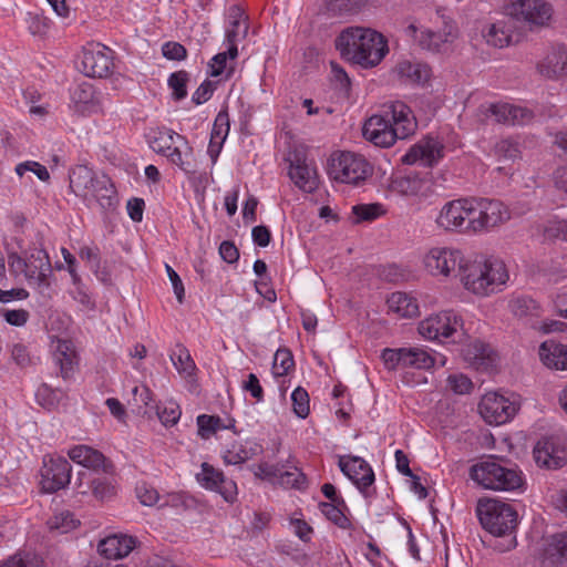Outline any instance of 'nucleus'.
Masks as SVG:
<instances>
[{
    "label": "nucleus",
    "mask_w": 567,
    "mask_h": 567,
    "mask_svg": "<svg viewBox=\"0 0 567 567\" xmlns=\"http://www.w3.org/2000/svg\"><path fill=\"white\" fill-rule=\"evenodd\" d=\"M71 277L73 280V289L70 290L72 298L79 302L85 310H94L95 301L87 290L85 285L81 281L74 269H71Z\"/></svg>",
    "instance_id": "nucleus-39"
},
{
    "label": "nucleus",
    "mask_w": 567,
    "mask_h": 567,
    "mask_svg": "<svg viewBox=\"0 0 567 567\" xmlns=\"http://www.w3.org/2000/svg\"><path fill=\"white\" fill-rule=\"evenodd\" d=\"M495 154L503 159L514 161L519 157L520 151L518 144L511 140L505 138L496 143Z\"/></svg>",
    "instance_id": "nucleus-54"
},
{
    "label": "nucleus",
    "mask_w": 567,
    "mask_h": 567,
    "mask_svg": "<svg viewBox=\"0 0 567 567\" xmlns=\"http://www.w3.org/2000/svg\"><path fill=\"white\" fill-rule=\"evenodd\" d=\"M241 386L258 402L264 400V390L256 374L249 373L247 380L243 382Z\"/></svg>",
    "instance_id": "nucleus-63"
},
{
    "label": "nucleus",
    "mask_w": 567,
    "mask_h": 567,
    "mask_svg": "<svg viewBox=\"0 0 567 567\" xmlns=\"http://www.w3.org/2000/svg\"><path fill=\"white\" fill-rule=\"evenodd\" d=\"M181 144L182 143L175 144L173 148L165 154V156H167L173 164L177 165L183 171H188V162L186 158L190 153V148L186 144L184 145L185 150H182Z\"/></svg>",
    "instance_id": "nucleus-57"
},
{
    "label": "nucleus",
    "mask_w": 567,
    "mask_h": 567,
    "mask_svg": "<svg viewBox=\"0 0 567 567\" xmlns=\"http://www.w3.org/2000/svg\"><path fill=\"white\" fill-rule=\"evenodd\" d=\"M434 22L436 28H417L415 24H410L405 32L423 50L441 52L457 38V27L451 17L440 11Z\"/></svg>",
    "instance_id": "nucleus-6"
},
{
    "label": "nucleus",
    "mask_w": 567,
    "mask_h": 567,
    "mask_svg": "<svg viewBox=\"0 0 567 567\" xmlns=\"http://www.w3.org/2000/svg\"><path fill=\"white\" fill-rule=\"evenodd\" d=\"M476 514L482 527L494 536L509 535L517 525V512L511 504L498 499H478Z\"/></svg>",
    "instance_id": "nucleus-5"
},
{
    "label": "nucleus",
    "mask_w": 567,
    "mask_h": 567,
    "mask_svg": "<svg viewBox=\"0 0 567 567\" xmlns=\"http://www.w3.org/2000/svg\"><path fill=\"white\" fill-rule=\"evenodd\" d=\"M393 73L403 84H424L431 76V69L422 62L403 60L396 63Z\"/></svg>",
    "instance_id": "nucleus-25"
},
{
    "label": "nucleus",
    "mask_w": 567,
    "mask_h": 567,
    "mask_svg": "<svg viewBox=\"0 0 567 567\" xmlns=\"http://www.w3.org/2000/svg\"><path fill=\"white\" fill-rule=\"evenodd\" d=\"M176 370L185 377H192L196 370V364L190 357L189 351L183 346L177 344L175 351L171 355Z\"/></svg>",
    "instance_id": "nucleus-41"
},
{
    "label": "nucleus",
    "mask_w": 567,
    "mask_h": 567,
    "mask_svg": "<svg viewBox=\"0 0 567 567\" xmlns=\"http://www.w3.org/2000/svg\"><path fill=\"white\" fill-rule=\"evenodd\" d=\"M95 173L85 165H78L70 171V188L76 196L87 198L90 185L94 181Z\"/></svg>",
    "instance_id": "nucleus-33"
},
{
    "label": "nucleus",
    "mask_w": 567,
    "mask_h": 567,
    "mask_svg": "<svg viewBox=\"0 0 567 567\" xmlns=\"http://www.w3.org/2000/svg\"><path fill=\"white\" fill-rule=\"evenodd\" d=\"M50 21L42 16H30L28 19V29L33 35L45 34L49 30Z\"/></svg>",
    "instance_id": "nucleus-64"
},
{
    "label": "nucleus",
    "mask_w": 567,
    "mask_h": 567,
    "mask_svg": "<svg viewBox=\"0 0 567 567\" xmlns=\"http://www.w3.org/2000/svg\"><path fill=\"white\" fill-rule=\"evenodd\" d=\"M539 358L544 365L551 370H567V343L554 339L544 341L539 346Z\"/></svg>",
    "instance_id": "nucleus-27"
},
{
    "label": "nucleus",
    "mask_w": 567,
    "mask_h": 567,
    "mask_svg": "<svg viewBox=\"0 0 567 567\" xmlns=\"http://www.w3.org/2000/svg\"><path fill=\"white\" fill-rule=\"evenodd\" d=\"M342 58L363 68L378 65L389 52L386 39L369 28H348L336 39Z\"/></svg>",
    "instance_id": "nucleus-3"
},
{
    "label": "nucleus",
    "mask_w": 567,
    "mask_h": 567,
    "mask_svg": "<svg viewBox=\"0 0 567 567\" xmlns=\"http://www.w3.org/2000/svg\"><path fill=\"white\" fill-rule=\"evenodd\" d=\"M403 353L404 348L400 349H384L382 351L381 358L383 360L384 365L389 370H395L398 367H403Z\"/></svg>",
    "instance_id": "nucleus-59"
},
{
    "label": "nucleus",
    "mask_w": 567,
    "mask_h": 567,
    "mask_svg": "<svg viewBox=\"0 0 567 567\" xmlns=\"http://www.w3.org/2000/svg\"><path fill=\"white\" fill-rule=\"evenodd\" d=\"M461 255L462 250H429L424 265L434 276H449L457 266L464 288L481 297L494 293L507 281L508 272L504 261L483 257L471 260Z\"/></svg>",
    "instance_id": "nucleus-1"
},
{
    "label": "nucleus",
    "mask_w": 567,
    "mask_h": 567,
    "mask_svg": "<svg viewBox=\"0 0 567 567\" xmlns=\"http://www.w3.org/2000/svg\"><path fill=\"white\" fill-rule=\"evenodd\" d=\"M385 214L382 204H358L351 208V221L353 224H360L363 221H373L377 218Z\"/></svg>",
    "instance_id": "nucleus-36"
},
{
    "label": "nucleus",
    "mask_w": 567,
    "mask_h": 567,
    "mask_svg": "<svg viewBox=\"0 0 567 567\" xmlns=\"http://www.w3.org/2000/svg\"><path fill=\"white\" fill-rule=\"evenodd\" d=\"M481 111L486 117H493L497 123L511 125L513 104L502 102L483 104Z\"/></svg>",
    "instance_id": "nucleus-43"
},
{
    "label": "nucleus",
    "mask_w": 567,
    "mask_h": 567,
    "mask_svg": "<svg viewBox=\"0 0 567 567\" xmlns=\"http://www.w3.org/2000/svg\"><path fill=\"white\" fill-rule=\"evenodd\" d=\"M89 187L90 190L87 193V198L92 197L96 200L111 199V197L115 193L111 179L103 174H95L92 186L90 185Z\"/></svg>",
    "instance_id": "nucleus-44"
},
{
    "label": "nucleus",
    "mask_w": 567,
    "mask_h": 567,
    "mask_svg": "<svg viewBox=\"0 0 567 567\" xmlns=\"http://www.w3.org/2000/svg\"><path fill=\"white\" fill-rule=\"evenodd\" d=\"M473 199V218L468 225L474 234L488 231L509 220L511 212L501 200L484 197Z\"/></svg>",
    "instance_id": "nucleus-8"
},
{
    "label": "nucleus",
    "mask_w": 567,
    "mask_h": 567,
    "mask_svg": "<svg viewBox=\"0 0 567 567\" xmlns=\"http://www.w3.org/2000/svg\"><path fill=\"white\" fill-rule=\"evenodd\" d=\"M474 199L460 198L447 202L436 217L440 228L447 231H456L466 235H474L472 226L468 225L473 218Z\"/></svg>",
    "instance_id": "nucleus-9"
},
{
    "label": "nucleus",
    "mask_w": 567,
    "mask_h": 567,
    "mask_svg": "<svg viewBox=\"0 0 567 567\" xmlns=\"http://www.w3.org/2000/svg\"><path fill=\"white\" fill-rule=\"evenodd\" d=\"M542 236L548 244L556 240L567 243V219H549L542 226Z\"/></svg>",
    "instance_id": "nucleus-42"
},
{
    "label": "nucleus",
    "mask_w": 567,
    "mask_h": 567,
    "mask_svg": "<svg viewBox=\"0 0 567 567\" xmlns=\"http://www.w3.org/2000/svg\"><path fill=\"white\" fill-rule=\"evenodd\" d=\"M78 493H91L99 502H109L116 495V480L114 472L111 474L87 475L80 472L76 483Z\"/></svg>",
    "instance_id": "nucleus-15"
},
{
    "label": "nucleus",
    "mask_w": 567,
    "mask_h": 567,
    "mask_svg": "<svg viewBox=\"0 0 567 567\" xmlns=\"http://www.w3.org/2000/svg\"><path fill=\"white\" fill-rule=\"evenodd\" d=\"M417 123L411 109L401 101L385 105L381 113L370 116L363 124V137L378 147H390L416 131Z\"/></svg>",
    "instance_id": "nucleus-2"
},
{
    "label": "nucleus",
    "mask_w": 567,
    "mask_h": 567,
    "mask_svg": "<svg viewBox=\"0 0 567 567\" xmlns=\"http://www.w3.org/2000/svg\"><path fill=\"white\" fill-rule=\"evenodd\" d=\"M419 332L430 340L452 339L455 342L463 334L462 320L452 311H442L421 321Z\"/></svg>",
    "instance_id": "nucleus-10"
},
{
    "label": "nucleus",
    "mask_w": 567,
    "mask_h": 567,
    "mask_svg": "<svg viewBox=\"0 0 567 567\" xmlns=\"http://www.w3.org/2000/svg\"><path fill=\"white\" fill-rule=\"evenodd\" d=\"M390 311L398 313L402 318H413L419 316L417 300L406 292H393L386 300Z\"/></svg>",
    "instance_id": "nucleus-32"
},
{
    "label": "nucleus",
    "mask_w": 567,
    "mask_h": 567,
    "mask_svg": "<svg viewBox=\"0 0 567 567\" xmlns=\"http://www.w3.org/2000/svg\"><path fill=\"white\" fill-rule=\"evenodd\" d=\"M25 172L34 173L42 182H48L50 179V174L47 167L34 161H27L17 165L16 173L19 176H23Z\"/></svg>",
    "instance_id": "nucleus-55"
},
{
    "label": "nucleus",
    "mask_w": 567,
    "mask_h": 567,
    "mask_svg": "<svg viewBox=\"0 0 567 567\" xmlns=\"http://www.w3.org/2000/svg\"><path fill=\"white\" fill-rule=\"evenodd\" d=\"M114 68L113 51L100 43L85 47L82 52L81 70L90 78H106Z\"/></svg>",
    "instance_id": "nucleus-14"
},
{
    "label": "nucleus",
    "mask_w": 567,
    "mask_h": 567,
    "mask_svg": "<svg viewBox=\"0 0 567 567\" xmlns=\"http://www.w3.org/2000/svg\"><path fill=\"white\" fill-rule=\"evenodd\" d=\"M216 87L217 82L205 80L193 93L192 101L196 105H200L207 102L213 96V93L216 90Z\"/></svg>",
    "instance_id": "nucleus-58"
},
{
    "label": "nucleus",
    "mask_w": 567,
    "mask_h": 567,
    "mask_svg": "<svg viewBox=\"0 0 567 567\" xmlns=\"http://www.w3.org/2000/svg\"><path fill=\"white\" fill-rule=\"evenodd\" d=\"M542 564L545 567H558L567 564V530L547 539L542 553Z\"/></svg>",
    "instance_id": "nucleus-26"
},
{
    "label": "nucleus",
    "mask_w": 567,
    "mask_h": 567,
    "mask_svg": "<svg viewBox=\"0 0 567 567\" xmlns=\"http://www.w3.org/2000/svg\"><path fill=\"white\" fill-rule=\"evenodd\" d=\"M508 307L511 312L519 319L539 315V305L529 297H515L509 301Z\"/></svg>",
    "instance_id": "nucleus-38"
},
{
    "label": "nucleus",
    "mask_w": 567,
    "mask_h": 567,
    "mask_svg": "<svg viewBox=\"0 0 567 567\" xmlns=\"http://www.w3.org/2000/svg\"><path fill=\"white\" fill-rule=\"evenodd\" d=\"M478 410L488 424L501 425L514 417L518 405L504 395L489 392L482 398Z\"/></svg>",
    "instance_id": "nucleus-13"
},
{
    "label": "nucleus",
    "mask_w": 567,
    "mask_h": 567,
    "mask_svg": "<svg viewBox=\"0 0 567 567\" xmlns=\"http://www.w3.org/2000/svg\"><path fill=\"white\" fill-rule=\"evenodd\" d=\"M434 358L425 350L420 348H404L403 367L416 369H430L434 365Z\"/></svg>",
    "instance_id": "nucleus-37"
},
{
    "label": "nucleus",
    "mask_w": 567,
    "mask_h": 567,
    "mask_svg": "<svg viewBox=\"0 0 567 567\" xmlns=\"http://www.w3.org/2000/svg\"><path fill=\"white\" fill-rule=\"evenodd\" d=\"M53 361L59 367L63 380H70L74 375L79 358L71 340L58 339L53 351Z\"/></svg>",
    "instance_id": "nucleus-24"
},
{
    "label": "nucleus",
    "mask_w": 567,
    "mask_h": 567,
    "mask_svg": "<svg viewBox=\"0 0 567 567\" xmlns=\"http://www.w3.org/2000/svg\"><path fill=\"white\" fill-rule=\"evenodd\" d=\"M79 524V520L74 518V515L69 511L61 512L54 515L49 520V526L51 529H58L60 533L65 534L70 530L74 529Z\"/></svg>",
    "instance_id": "nucleus-51"
},
{
    "label": "nucleus",
    "mask_w": 567,
    "mask_h": 567,
    "mask_svg": "<svg viewBox=\"0 0 567 567\" xmlns=\"http://www.w3.org/2000/svg\"><path fill=\"white\" fill-rule=\"evenodd\" d=\"M135 540L126 535H111L100 540L97 551L106 559H120L127 556L134 548Z\"/></svg>",
    "instance_id": "nucleus-29"
},
{
    "label": "nucleus",
    "mask_w": 567,
    "mask_h": 567,
    "mask_svg": "<svg viewBox=\"0 0 567 567\" xmlns=\"http://www.w3.org/2000/svg\"><path fill=\"white\" fill-rule=\"evenodd\" d=\"M279 467L280 475H277V480L280 484L295 488H301L306 484V475L297 467H293V471L285 470L284 465Z\"/></svg>",
    "instance_id": "nucleus-52"
},
{
    "label": "nucleus",
    "mask_w": 567,
    "mask_h": 567,
    "mask_svg": "<svg viewBox=\"0 0 567 567\" xmlns=\"http://www.w3.org/2000/svg\"><path fill=\"white\" fill-rule=\"evenodd\" d=\"M443 150L444 146L437 138L426 136L410 147L402 156V162L408 165L432 167L443 157Z\"/></svg>",
    "instance_id": "nucleus-18"
},
{
    "label": "nucleus",
    "mask_w": 567,
    "mask_h": 567,
    "mask_svg": "<svg viewBox=\"0 0 567 567\" xmlns=\"http://www.w3.org/2000/svg\"><path fill=\"white\" fill-rule=\"evenodd\" d=\"M322 514L340 528L347 529L351 526L350 519L342 512V504L337 503H320Z\"/></svg>",
    "instance_id": "nucleus-46"
},
{
    "label": "nucleus",
    "mask_w": 567,
    "mask_h": 567,
    "mask_svg": "<svg viewBox=\"0 0 567 567\" xmlns=\"http://www.w3.org/2000/svg\"><path fill=\"white\" fill-rule=\"evenodd\" d=\"M72 466L62 456L45 455L40 471L41 487L45 493H55L65 488L71 481Z\"/></svg>",
    "instance_id": "nucleus-11"
},
{
    "label": "nucleus",
    "mask_w": 567,
    "mask_h": 567,
    "mask_svg": "<svg viewBox=\"0 0 567 567\" xmlns=\"http://www.w3.org/2000/svg\"><path fill=\"white\" fill-rule=\"evenodd\" d=\"M223 476L224 474L221 472L205 462L202 464V472L197 474V481L202 486L215 491L218 484L223 482Z\"/></svg>",
    "instance_id": "nucleus-49"
},
{
    "label": "nucleus",
    "mask_w": 567,
    "mask_h": 567,
    "mask_svg": "<svg viewBox=\"0 0 567 567\" xmlns=\"http://www.w3.org/2000/svg\"><path fill=\"white\" fill-rule=\"evenodd\" d=\"M0 567H44V560L35 553L18 551L2 561Z\"/></svg>",
    "instance_id": "nucleus-40"
},
{
    "label": "nucleus",
    "mask_w": 567,
    "mask_h": 567,
    "mask_svg": "<svg viewBox=\"0 0 567 567\" xmlns=\"http://www.w3.org/2000/svg\"><path fill=\"white\" fill-rule=\"evenodd\" d=\"M471 478L484 488L516 491L523 486L517 465L507 466L505 461L491 456L471 467Z\"/></svg>",
    "instance_id": "nucleus-4"
},
{
    "label": "nucleus",
    "mask_w": 567,
    "mask_h": 567,
    "mask_svg": "<svg viewBox=\"0 0 567 567\" xmlns=\"http://www.w3.org/2000/svg\"><path fill=\"white\" fill-rule=\"evenodd\" d=\"M248 29L247 17L244 11L238 6H231L228 10V25L225 33L230 60L237 58V43L247 37Z\"/></svg>",
    "instance_id": "nucleus-21"
},
{
    "label": "nucleus",
    "mask_w": 567,
    "mask_h": 567,
    "mask_svg": "<svg viewBox=\"0 0 567 567\" xmlns=\"http://www.w3.org/2000/svg\"><path fill=\"white\" fill-rule=\"evenodd\" d=\"M148 419L157 417L165 426L174 425L181 417V410L175 402H168L164 406L155 404L142 412Z\"/></svg>",
    "instance_id": "nucleus-35"
},
{
    "label": "nucleus",
    "mask_w": 567,
    "mask_h": 567,
    "mask_svg": "<svg viewBox=\"0 0 567 567\" xmlns=\"http://www.w3.org/2000/svg\"><path fill=\"white\" fill-rule=\"evenodd\" d=\"M132 393L135 403L140 404L137 410V413L140 414H143V411H145L146 409H151V406L157 404L155 402L152 391L146 385L134 386Z\"/></svg>",
    "instance_id": "nucleus-53"
},
{
    "label": "nucleus",
    "mask_w": 567,
    "mask_h": 567,
    "mask_svg": "<svg viewBox=\"0 0 567 567\" xmlns=\"http://www.w3.org/2000/svg\"><path fill=\"white\" fill-rule=\"evenodd\" d=\"M288 175L293 184L305 193H312L318 188L319 176L317 167L308 161L305 151L293 150L289 153Z\"/></svg>",
    "instance_id": "nucleus-12"
},
{
    "label": "nucleus",
    "mask_w": 567,
    "mask_h": 567,
    "mask_svg": "<svg viewBox=\"0 0 567 567\" xmlns=\"http://www.w3.org/2000/svg\"><path fill=\"white\" fill-rule=\"evenodd\" d=\"M537 71L547 80L567 78V49L565 47L553 48L537 63Z\"/></svg>",
    "instance_id": "nucleus-22"
},
{
    "label": "nucleus",
    "mask_w": 567,
    "mask_h": 567,
    "mask_svg": "<svg viewBox=\"0 0 567 567\" xmlns=\"http://www.w3.org/2000/svg\"><path fill=\"white\" fill-rule=\"evenodd\" d=\"M447 383L451 390L456 394L468 393L473 388V383L470 378L464 374L450 375Z\"/></svg>",
    "instance_id": "nucleus-61"
},
{
    "label": "nucleus",
    "mask_w": 567,
    "mask_h": 567,
    "mask_svg": "<svg viewBox=\"0 0 567 567\" xmlns=\"http://www.w3.org/2000/svg\"><path fill=\"white\" fill-rule=\"evenodd\" d=\"M68 455L73 462L92 470L93 473L91 475L111 474L114 472L112 461L107 460L100 451L87 445L74 446L69 451Z\"/></svg>",
    "instance_id": "nucleus-20"
},
{
    "label": "nucleus",
    "mask_w": 567,
    "mask_h": 567,
    "mask_svg": "<svg viewBox=\"0 0 567 567\" xmlns=\"http://www.w3.org/2000/svg\"><path fill=\"white\" fill-rule=\"evenodd\" d=\"M216 423H220V417L216 415L200 414L197 416L198 435L208 439L216 433Z\"/></svg>",
    "instance_id": "nucleus-56"
},
{
    "label": "nucleus",
    "mask_w": 567,
    "mask_h": 567,
    "mask_svg": "<svg viewBox=\"0 0 567 567\" xmlns=\"http://www.w3.org/2000/svg\"><path fill=\"white\" fill-rule=\"evenodd\" d=\"M462 355L473 368L489 371L496 367L497 354L489 344L475 340L462 348Z\"/></svg>",
    "instance_id": "nucleus-23"
},
{
    "label": "nucleus",
    "mask_w": 567,
    "mask_h": 567,
    "mask_svg": "<svg viewBox=\"0 0 567 567\" xmlns=\"http://www.w3.org/2000/svg\"><path fill=\"white\" fill-rule=\"evenodd\" d=\"M328 172L336 182L359 186L372 175L373 167L362 155L339 152L331 155Z\"/></svg>",
    "instance_id": "nucleus-7"
},
{
    "label": "nucleus",
    "mask_w": 567,
    "mask_h": 567,
    "mask_svg": "<svg viewBox=\"0 0 567 567\" xmlns=\"http://www.w3.org/2000/svg\"><path fill=\"white\" fill-rule=\"evenodd\" d=\"M37 255L32 254L30 258H23L12 252L9 259L12 264H17L18 269L24 271L27 276L39 278L45 277L47 272L50 271L51 265L47 250H35Z\"/></svg>",
    "instance_id": "nucleus-28"
},
{
    "label": "nucleus",
    "mask_w": 567,
    "mask_h": 567,
    "mask_svg": "<svg viewBox=\"0 0 567 567\" xmlns=\"http://www.w3.org/2000/svg\"><path fill=\"white\" fill-rule=\"evenodd\" d=\"M291 401L293 413L300 419H306L310 412L308 392L301 386L296 388L291 393Z\"/></svg>",
    "instance_id": "nucleus-50"
},
{
    "label": "nucleus",
    "mask_w": 567,
    "mask_h": 567,
    "mask_svg": "<svg viewBox=\"0 0 567 567\" xmlns=\"http://www.w3.org/2000/svg\"><path fill=\"white\" fill-rule=\"evenodd\" d=\"M189 74L184 71H177L169 75L167 80L168 87L172 90L173 99L181 101L187 96V82Z\"/></svg>",
    "instance_id": "nucleus-47"
},
{
    "label": "nucleus",
    "mask_w": 567,
    "mask_h": 567,
    "mask_svg": "<svg viewBox=\"0 0 567 567\" xmlns=\"http://www.w3.org/2000/svg\"><path fill=\"white\" fill-rule=\"evenodd\" d=\"M163 55L168 60L182 61L187 56L186 48L179 42L168 41L162 47Z\"/></svg>",
    "instance_id": "nucleus-60"
},
{
    "label": "nucleus",
    "mask_w": 567,
    "mask_h": 567,
    "mask_svg": "<svg viewBox=\"0 0 567 567\" xmlns=\"http://www.w3.org/2000/svg\"><path fill=\"white\" fill-rule=\"evenodd\" d=\"M295 367L293 355L290 350L280 348L276 351L272 362V374L284 377Z\"/></svg>",
    "instance_id": "nucleus-45"
},
{
    "label": "nucleus",
    "mask_w": 567,
    "mask_h": 567,
    "mask_svg": "<svg viewBox=\"0 0 567 567\" xmlns=\"http://www.w3.org/2000/svg\"><path fill=\"white\" fill-rule=\"evenodd\" d=\"M147 142L154 152L163 155L171 151L177 143L186 145V140L184 136L176 134L172 130L167 128L151 130L147 134Z\"/></svg>",
    "instance_id": "nucleus-30"
},
{
    "label": "nucleus",
    "mask_w": 567,
    "mask_h": 567,
    "mask_svg": "<svg viewBox=\"0 0 567 567\" xmlns=\"http://www.w3.org/2000/svg\"><path fill=\"white\" fill-rule=\"evenodd\" d=\"M229 116L227 111L223 110L219 111L217 114L212 134H210V142H209V152H216V154L219 153L228 133H229Z\"/></svg>",
    "instance_id": "nucleus-34"
},
{
    "label": "nucleus",
    "mask_w": 567,
    "mask_h": 567,
    "mask_svg": "<svg viewBox=\"0 0 567 567\" xmlns=\"http://www.w3.org/2000/svg\"><path fill=\"white\" fill-rule=\"evenodd\" d=\"M508 13L530 24L545 25L551 18V7L544 0H511Z\"/></svg>",
    "instance_id": "nucleus-16"
},
{
    "label": "nucleus",
    "mask_w": 567,
    "mask_h": 567,
    "mask_svg": "<svg viewBox=\"0 0 567 567\" xmlns=\"http://www.w3.org/2000/svg\"><path fill=\"white\" fill-rule=\"evenodd\" d=\"M136 495L140 502L145 506H153L159 499L157 491L146 484L136 487Z\"/></svg>",
    "instance_id": "nucleus-62"
},
{
    "label": "nucleus",
    "mask_w": 567,
    "mask_h": 567,
    "mask_svg": "<svg viewBox=\"0 0 567 567\" xmlns=\"http://www.w3.org/2000/svg\"><path fill=\"white\" fill-rule=\"evenodd\" d=\"M71 101L78 106H87L95 102V91L91 83L82 82L71 91Z\"/></svg>",
    "instance_id": "nucleus-48"
},
{
    "label": "nucleus",
    "mask_w": 567,
    "mask_h": 567,
    "mask_svg": "<svg viewBox=\"0 0 567 567\" xmlns=\"http://www.w3.org/2000/svg\"><path fill=\"white\" fill-rule=\"evenodd\" d=\"M487 44L495 48H504L511 44L513 37V22L511 19L499 20L489 24L483 31Z\"/></svg>",
    "instance_id": "nucleus-31"
},
{
    "label": "nucleus",
    "mask_w": 567,
    "mask_h": 567,
    "mask_svg": "<svg viewBox=\"0 0 567 567\" xmlns=\"http://www.w3.org/2000/svg\"><path fill=\"white\" fill-rule=\"evenodd\" d=\"M341 472L349 477L358 489L367 497L368 488L374 483V472L362 457L341 456L339 460Z\"/></svg>",
    "instance_id": "nucleus-19"
},
{
    "label": "nucleus",
    "mask_w": 567,
    "mask_h": 567,
    "mask_svg": "<svg viewBox=\"0 0 567 567\" xmlns=\"http://www.w3.org/2000/svg\"><path fill=\"white\" fill-rule=\"evenodd\" d=\"M533 455L536 464L546 470H558L567 464V447L555 437L539 440Z\"/></svg>",
    "instance_id": "nucleus-17"
}]
</instances>
